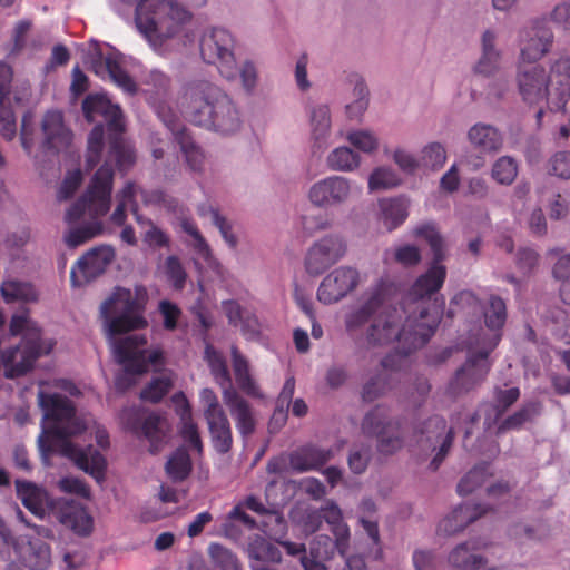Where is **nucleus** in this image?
I'll return each mask as SVG.
<instances>
[{
  "mask_svg": "<svg viewBox=\"0 0 570 570\" xmlns=\"http://www.w3.org/2000/svg\"><path fill=\"white\" fill-rule=\"evenodd\" d=\"M1 294L6 302L35 301L37 298L33 287L27 283L7 281L1 285Z\"/></svg>",
  "mask_w": 570,
  "mask_h": 570,
  "instance_id": "46",
  "label": "nucleus"
},
{
  "mask_svg": "<svg viewBox=\"0 0 570 570\" xmlns=\"http://www.w3.org/2000/svg\"><path fill=\"white\" fill-rule=\"evenodd\" d=\"M17 497L21 500L23 507L33 515L42 519L46 510L49 509L55 513L61 499H51L46 490L36 483L26 480H16Z\"/></svg>",
  "mask_w": 570,
  "mask_h": 570,
  "instance_id": "22",
  "label": "nucleus"
},
{
  "mask_svg": "<svg viewBox=\"0 0 570 570\" xmlns=\"http://www.w3.org/2000/svg\"><path fill=\"white\" fill-rule=\"evenodd\" d=\"M353 190L350 179L330 176L313 184L308 191L311 203L317 207H334L346 203Z\"/></svg>",
  "mask_w": 570,
  "mask_h": 570,
  "instance_id": "18",
  "label": "nucleus"
},
{
  "mask_svg": "<svg viewBox=\"0 0 570 570\" xmlns=\"http://www.w3.org/2000/svg\"><path fill=\"white\" fill-rule=\"evenodd\" d=\"M114 170L107 164L95 173L87 191L66 213V222L72 225L86 216L90 218L83 225L72 227L65 235L68 247L76 248L102 233L100 217L110 208Z\"/></svg>",
  "mask_w": 570,
  "mask_h": 570,
  "instance_id": "6",
  "label": "nucleus"
},
{
  "mask_svg": "<svg viewBox=\"0 0 570 570\" xmlns=\"http://www.w3.org/2000/svg\"><path fill=\"white\" fill-rule=\"evenodd\" d=\"M550 173L561 179H570V151H558L550 158Z\"/></svg>",
  "mask_w": 570,
  "mask_h": 570,
  "instance_id": "61",
  "label": "nucleus"
},
{
  "mask_svg": "<svg viewBox=\"0 0 570 570\" xmlns=\"http://www.w3.org/2000/svg\"><path fill=\"white\" fill-rule=\"evenodd\" d=\"M468 137L471 144L482 151H492L498 147L499 132L492 126L476 124L470 129Z\"/></svg>",
  "mask_w": 570,
  "mask_h": 570,
  "instance_id": "39",
  "label": "nucleus"
},
{
  "mask_svg": "<svg viewBox=\"0 0 570 570\" xmlns=\"http://www.w3.org/2000/svg\"><path fill=\"white\" fill-rule=\"evenodd\" d=\"M116 257L111 245H99L87 250L70 271L72 286H82L101 276Z\"/></svg>",
  "mask_w": 570,
  "mask_h": 570,
  "instance_id": "14",
  "label": "nucleus"
},
{
  "mask_svg": "<svg viewBox=\"0 0 570 570\" xmlns=\"http://www.w3.org/2000/svg\"><path fill=\"white\" fill-rule=\"evenodd\" d=\"M147 291L142 285L129 288L117 286L100 305V317L108 340L112 341L115 360L122 365L126 374L146 373L149 366L163 365V352L159 348H141L147 344L145 335L116 336L148 326L145 317Z\"/></svg>",
  "mask_w": 570,
  "mask_h": 570,
  "instance_id": "2",
  "label": "nucleus"
},
{
  "mask_svg": "<svg viewBox=\"0 0 570 570\" xmlns=\"http://www.w3.org/2000/svg\"><path fill=\"white\" fill-rule=\"evenodd\" d=\"M390 410L385 405H376L367 412L361 428L365 435L377 438V451L383 455H392L404 445L403 424L401 420H389Z\"/></svg>",
  "mask_w": 570,
  "mask_h": 570,
  "instance_id": "10",
  "label": "nucleus"
},
{
  "mask_svg": "<svg viewBox=\"0 0 570 570\" xmlns=\"http://www.w3.org/2000/svg\"><path fill=\"white\" fill-rule=\"evenodd\" d=\"M190 17L189 11L174 0H140L135 22L145 38L156 46L176 36Z\"/></svg>",
  "mask_w": 570,
  "mask_h": 570,
  "instance_id": "7",
  "label": "nucleus"
},
{
  "mask_svg": "<svg viewBox=\"0 0 570 570\" xmlns=\"http://www.w3.org/2000/svg\"><path fill=\"white\" fill-rule=\"evenodd\" d=\"M371 460V448L368 445L355 446L350 451L347 464L355 474H362L366 471Z\"/></svg>",
  "mask_w": 570,
  "mask_h": 570,
  "instance_id": "54",
  "label": "nucleus"
},
{
  "mask_svg": "<svg viewBox=\"0 0 570 570\" xmlns=\"http://www.w3.org/2000/svg\"><path fill=\"white\" fill-rule=\"evenodd\" d=\"M311 522L315 521L313 531L318 528L321 519L325 520L332 529L335 537V546L338 552L344 556L348 548L350 531L348 527L343 522L342 511L334 502H327L320 512H315L309 517Z\"/></svg>",
  "mask_w": 570,
  "mask_h": 570,
  "instance_id": "29",
  "label": "nucleus"
},
{
  "mask_svg": "<svg viewBox=\"0 0 570 570\" xmlns=\"http://www.w3.org/2000/svg\"><path fill=\"white\" fill-rule=\"evenodd\" d=\"M222 308L227 317L228 324L239 328L245 338L255 340L259 336L261 324L255 313L242 306L235 299L223 301Z\"/></svg>",
  "mask_w": 570,
  "mask_h": 570,
  "instance_id": "27",
  "label": "nucleus"
},
{
  "mask_svg": "<svg viewBox=\"0 0 570 570\" xmlns=\"http://www.w3.org/2000/svg\"><path fill=\"white\" fill-rule=\"evenodd\" d=\"M554 36L549 27L548 18L532 19L521 39V59L528 62L541 60L550 52Z\"/></svg>",
  "mask_w": 570,
  "mask_h": 570,
  "instance_id": "16",
  "label": "nucleus"
},
{
  "mask_svg": "<svg viewBox=\"0 0 570 570\" xmlns=\"http://www.w3.org/2000/svg\"><path fill=\"white\" fill-rule=\"evenodd\" d=\"M82 183V173L79 168L68 171L58 190V198L67 200L73 196Z\"/></svg>",
  "mask_w": 570,
  "mask_h": 570,
  "instance_id": "59",
  "label": "nucleus"
},
{
  "mask_svg": "<svg viewBox=\"0 0 570 570\" xmlns=\"http://www.w3.org/2000/svg\"><path fill=\"white\" fill-rule=\"evenodd\" d=\"M173 382L167 376H159L153 379L147 386L140 392V397L144 401L158 403L169 392Z\"/></svg>",
  "mask_w": 570,
  "mask_h": 570,
  "instance_id": "51",
  "label": "nucleus"
},
{
  "mask_svg": "<svg viewBox=\"0 0 570 570\" xmlns=\"http://www.w3.org/2000/svg\"><path fill=\"white\" fill-rule=\"evenodd\" d=\"M181 107L189 122L222 135L235 134L242 126L239 111L229 96L206 80L185 87Z\"/></svg>",
  "mask_w": 570,
  "mask_h": 570,
  "instance_id": "5",
  "label": "nucleus"
},
{
  "mask_svg": "<svg viewBox=\"0 0 570 570\" xmlns=\"http://www.w3.org/2000/svg\"><path fill=\"white\" fill-rule=\"evenodd\" d=\"M38 400L46 421L39 436L41 452H58L72 460L79 469L97 481L102 480L107 468L105 456L92 445L82 449L70 441L72 436L86 431V424L77 416L73 402L60 393L46 392H39Z\"/></svg>",
  "mask_w": 570,
  "mask_h": 570,
  "instance_id": "3",
  "label": "nucleus"
},
{
  "mask_svg": "<svg viewBox=\"0 0 570 570\" xmlns=\"http://www.w3.org/2000/svg\"><path fill=\"white\" fill-rule=\"evenodd\" d=\"M419 159L421 167L438 170L446 161V150L440 142H431L422 149Z\"/></svg>",
  "mask_w": 570,
  "mask_h": 570,
  "instance_id": "47",
  "label": "nucleus"
},
{
  "mask_svg": "<svg viewBox=\"0 0 570 570\" xmlns=\"http://www.w3.org/2000/svg\"><path fill=\"white\" fill-rule=\"evenodd\" d=\"M82 111L89 122L96 121L98 116H101L106 121L110 138L105 164L111 167L110 163H115L118 170H128L135 163V154L121 137L125 125L120 107L111 104L104 96L88 95L82 101Z\"/></svg>",
  "mask_w": 570,
  "mask_h": 570,
  "instance_id": "8",
  "label": "nucleus"
},
{
  "mask_svg": "<svg viewBox=\"0 0 570 570\" xmlns=\"http://www.w3.org/2000/svg\"><path fill=\"white\" fill-rule=\"evenodd\" d=\"M29 317L27 314H14L10 320L9 330L11 335H20L24 331L27 334L23 336L21 344V361L13 364L7 370L6 376L14 379L27 374L32 370L36 361L42 355L48 354L50 348H45L40 338L38 330L29 327Z\"/></svg>",
  "mask_w": 570,
  "mask_h": 570,
  "instance_id": "11",
  "label": "nucleus"
},
{
  "mask_svg": "<svg viewBox=\"0 0 570 570\" xmlns=\"http://www.w3.org/2000/svg\"><path fill=\"white\" fill-rule=\"evenodd\" d=\"M390 390L389 383L382 375H376L363 386L362 399L365 402H373Z\"/></svg>",
  "mask_w": 570,
  "mask_h": 570,
  "instance_id": "58",
  "label": "nucleus"
},
{
  "mask_svg": "<svg viewBox=\"0 0 570 570\" xmlns=\"http://www.w3.org/2000/svg\"><path fill=\"white\" fill-rule=\"evenodd\" d=\"M199 401L203 405V413L205 420H209L212 417H216L226 413L219 403L218 396L209 387H204L199 392Z\"/></svg>",
  "mask_w": 570,
  "mask_h": 570,
  "instance_id": "53",
  "label": "nucleus"
},
{
  "mask_svg": "<svg viewBox=\"0 0 570 570\" xmlns=\"http://www.w3.org/2000/svg\"><path fill=\"white\" fill-rule=\"evenodd\" d=\"M58 504L53 514L61 524L80 537L91 534L94 530V519L82 505L65 499H61Z\"/></svg>",
  "mask_w": 570,
  "mask_h": 570,
  "instance_id": "25",
  "label": "nucleus"
},
{
  "mask_svg": "<svg viewBox=\"0 0 570 570\" xmlns=\"http://www.w3.org/2000/svg\"><path fill=\"white\" fill-rule=\"evenodd\" d=\"M181 228L193 238L194 250L208 262L212 258V250L208 243L198 230L196 224L193 220L185 218L181 220Z\"/></svg>",
  "mask_w": 570,
  "mask_h": 570,
  "instance_id": "52",
  "label": "nucleus"
},
{
  "mask_svg": "<svg viewBox=\"0 0 570 570\" xmlns=\"http://www.w3.org/2000/svg\"><path fill=\"white\" fill-rule=\"evenodd\" d=\"M346 243L338 235H326L316 240L305 256V269L309 275H321L346 254Z\"/></svg>",
  "mask_w": 570,
  "mask_h": 570,
  "instance_id": "15",
  "label": "nucleus"
},
{
  "mask_svg": "<svg viewBox=\"0 0 570 570\" xmlns=\"http://www.w3.org/2000/svg\"><path fill=\"white\" fill-rule=\"evenodd\" d=\"M446 278V267L442 262L432 261L404 295L400 307H393L375 320L366 332L371 346H383L397 342L394 353L382 361L383 368L400 367L401 360L414 350L425 345L434 334L442 315L444 299L435 295Z\"/></svg>",
  "mask_w": 570,
  "mask_h": 570,
  "instance_id": "1",
  "label": "nucleus"
},
{
  "mask_svg": "<svg viewBox=\"0 0 570 570\" xmlns=\"http://www.w3.org/2000/svg\"><path fill=\"white\" fill-rule=\"evenodd\" d=\"M479 489H484L488 495H495L499 491V479L492 463H481L471 469L459 482L458 493L468 495Z\"/></svg>",
  "mask_w": 570,
  "mask_h": 570,
  "instance_id": "24",
  "label": "nucleus"
},
{
  "mask_svg": "<svg viewBox=\"0 0 570 570\" xmlns=\"http://www.w3.org/2000/svg\"><path fill=\"white\" fill-rule=\"evenodd\" d=\"M92 71L101 77L108 76L110 81L129 96H134L138 91V85L134 78L122 67L121 58L116 52L104 55L98 52L91 61Z\"/></svg>",
  "mask_w": 570,
  "mask_h": 570,
  "instance_id": "19",
  "label": "nucleus"
},
{
  "mask_svg": "<svg viewBox=\"0 0 570 570\" xmlns=\"http://www.w3.org/2000/svg\"><path fill=\"white\" fill-rule=\"evenodd\" d=\"M209 551L218 570H243L237 556L223 546L212 544Z\"/></svg>",
  "mask_w": 570,
  "mask_h": 570,
  "instance_id": "50",
  "label": "nucleus"
},
{
  "mask_svg": "<svg viewBox=\"0 0 570 570\" xmlns=\"http://www.w3.org/2000/svg\"><path fill=\"white\" fill-rule=\"evenodd\" d=\"M137 194V186L134 183H127L117 195L118 204L110 216L111 222L117 226L125 225L128 208L131 210L132 202Z\"/></svg>",
  "mask_w": 570,
  "mask_h": 570,
  "instance_id": "42",
  "label": "nucleus"
},
{
  "mask_svg": "<svg viewBox=\"0 0 570 570\" xmlns=\"http://www.w3.org/2000/svg\"><path fill=\"white\" fill-rule=\"evenodd\" d=\"M17 132L16 117L12 108L4 101L0 102V135L6 140H12Z\"/></svg>",
  "mask_w": 570,
  "mask_h": 570,
  "instance_id": "57",
  "label": "nucleus"
},
{
  "mask_svg": "<svg viewBox=\"0 0 570 570\" xmlns=\"http://www.w3.org/2000/svg\"><path fill=\"white\" fill-rule=\"evenodd\" d=\"M333 449L320 448L315 444L303 445L289 454L288 461L295 472L320 470L334 458Z\"/></svg>",
  "mask_w": 570,
  "mask_h": 570,
  "instance_id": "28",
  "label": "nucleus"
},
{
  "mask_svg": "<svg viewBox=\"0 0 570 570\" xmlns=\"http://www.w3.org/2000/svg\"><path fill=\"white\" fill-rule=\"evenodd\" d=\"M414 436L416 443L422 448H432V450H435L436 444H440L438 452L430 463V468L436 471L453 444V430L448 428L444 417L433 415L424 422L422 426L414 430Z\"/></svg>",
  "mask_w": 570,
  "mask_h": 570,
  "instance_id": "13",
  "label": "nucleus"
},
{
  "mask_svg": "<svg viewBox=\"0 0 570 570\" xmlns=\"http://www.w3.org/2000/svg\"><path fill=\"white\" fill-rule=\"evenodd\" d=\"M358 281L357 269L348 266L337 267L321 282L317 299L325 305L337 303L356 288Z\"/></svg>",
  "mask_w": 570,
  "mask_h": 570,
  "instance_id": "17",
  "label": "nucleus"
},
{
  "mask_svg": "<svg viewBox=\"0 0 570 570\" xmlns=\"http://www.w3.org/2000/svg\"><path fill=\"white\" fill-rule=\"evenodd\" d=\"M517 86L522 101L538 109L540 125L546 110L562 111L570 99V59L556 60L549 70L541 65L520 66Z\"/></svg>",
  "mask_w": 570,
  "mask_h": 570,
  "instance_id": "4",
  "label": "nucleus"
},
{
  "mask_svg": "<svg viewBox=\"0 0 570 570\" xmlns=\"http://www.w3.org/2000/svg\"><path fill=\"white\" fill-rule=\"evenodd\" d=\"M415 235L419 237L424 238L433 253V259L436 262H443L445 258V253L443 248V238L438 232V229L431 225L426 224L423 226H420L415 229Z\"/></svg>",
  "mask_w": 570,
  "mask_h": 570,
  "instance_id": "48",
  "label": "nucleus"
},
{
  "mask_svg": "<svg viewBox=\"0 0 570 570\" xmlns=\"http://www.w3.org/2000/svg\"><path fill=\"white\" fill-rule=\"evenodd\" d=\"M205 357L217 383L230 387L232 379L224 357L214 347L206 346Z\"/></svg>",
  "mask_w": 570,
  "mask_h": 570,
  "instance_id": "44",
  "label": "nucleus"
},
{
  "mask_svg": "<svg viewBox=\"0 0 570 570\" xmlns=\"http://www.w3.org/2000/svg\"><path fill=\"white\" fill-rule=\"evenodd\" d=\"M541 412V405L538 402L527 403L521 410L501 421V431L518 430L523 424L532 421Z\"/></svg>",
  "mask_w": 570,
  "mask_h": 570,
  "instance_id": "45",
  "label": "nucleus"
},
{
  "mask_svg": "<svg viewBox=\"0 0 570 570\" xmlns=\"http://www.w3.org/2000/svg\"><path fill=\"white\" fill-rule=\"evenodd\" d=\"M120 420L127 431L150 442L153 453L158 451L165 438L164 421L158 414L140 406H129L121 411Z\"/></svg>",
  "mask_w": 570,
  "mask_h": 570,
  "instance_id": "12",
  "label": "nucleus"
},
{
  "mask_svg": "<svg viewBox=\"0 0 570 570\" xmlns=\"http://www.w3.org/2000/svg\"><path fill=\"white\" fill-rule=\"evenodd\" d=\"M205 421L214 450L219 454L228 453L233 448V432L227 414Z\"/></svg>",
  "mask_w": 570,
  "mask_h": 570,
  "instance_id": "32",
  "label": "nucleus"
},
{
  "mask_svg": "<svg viewBox=\"0 0 570 570\" xmlns=\"http://www.w3.org/2000/svg\"><path fill=\"white\" fill-rule=\"evenodd\" d=\"M158 309L164 318L163 325L165 330H176L178 320L181 316V309L175 303L167 299L159 302Z\"/></svg>",
  "mask_w": 570,
  "mask_h": 570,
  "instance_id": "60",
  "label": "nucleus"
},
{
  "mask_svg": "<svg viewBox=\"0 0 570 570\" xmlns=\"http://www.w3.org/2000/svg\"><path fill=\"white\" fill-rule=\"evenodd\" d=\"M312 135L317 147H322L331 130V115L326 105L315 107L311 112Z\"/></svg>",
  "mask_w": 570,
  "mask_h": 570,
  "instance_id": "40",
  "label": "nucleus"
},
{
  "mask_svg": "<svg viewBox=\"0 0 570 570\" xmlns=\"http://www.w3.org/2000/svg\"><path fill=\"white\" fill-rule=\"evenodd\" d=\"M232 361L236 383L238 387L248 396L262 399L263 393L249 373V365L237 346H232Z\"/></svg>",
  "mask_w": 570,
  "mask_h": 570,
  "instance_id": "33",
  "label": "nucleus"
},
{
  "mask_svg": "<svg viewBox=\"0 0 570 570\" xmlns=\"http://www.w3.org/2000/svg\"><path fill=\"white\" fill-rule=\"evenodd\" d=\"M495 36L491 31H485L482 38V57L480 58L475 70L479 73L490 76L498 69V52L494 50Z\"/></svg>",
  "mask_w": 570,
  "mask_h": 570,
  "instance_id": "38",
  "label": "nucleus"
},
{
  "mask_svg": "<svg viewBox=\"0 0 570 570\" xmlns=\"http://www.w3.org/2000/svg\"><path fill=\"white\" fill-rule=\"evenodd\" d=\"M248 558L252 563H281L282 552L277 546L262 535H255L250 539L247 548Z\"/></svg>",
  "mask_w": 570,
  "mask_h": 570,
  "instance_id": "35",
  "label": "nucleus"
},
{
  "mask_svg": "<svg viewBox=\"0 0 570 570\" xmlns=\"http://www.w3.org/2000/svg\"><path fill=\"white\" fill-rule=\"evenodd\" d=\"M193 469L190 455L187 450L177 449L167 460L165 471L173 482L185 481Z\"/></svg>",
  "mask_w": 570,
  "mask_h": 570,
  "instance_id": "37",
  "label": "nucleus"
},
{
  "mask_svg": "<svg viewBox=\"0 0 570 570\" xmlns=\"http://www.w3.org/2000/svg\"><path fill=\"white\" fill-rule=\"evenodd\" d=\"M401 183L397 174L386 167H379L373 170L368 178L370 190L390 189L399 186Z\"/></svg>",
  "mask_w": 570,
  "mask_h": 570,
  "instance_id": "49",
  "label": "nucleus"
},
{
  "mask_svg": "<svg viewBox=\"0 0 570 570\" xmlns=\"http://www.w3.org/2000/svg\"><path fill=\"white\" fill-rule=\"evenodd\" d=\"M200 55L206 63L215 65L227 80L237 77L238 65L235 58V39L224 28H213L206 31L200 39Z\"/></svg>",
  "mask_w": 570,
  "mask_h": 570,
  "instance_id": "9",
  "label": "nucleus"
},
{
  "mask_svg": "<svg viewBox=\"0 0 570 570\" xmlns=\"http://www.w3.org/2000/svg\"><path fill=\"white\" fill-rule=\"evenodd\" d=\"M480 544L475 540H470L458 544L449 554V563L461 570H476L481 568L485 561L476 554Z\"/></svg>",
  "mask_w": 570,
  "mask_h": 570,
  "instance_id": "34",
  "label": "nucleus"
},
{
  "mask_svg": "<svg viewBox=\"0 0 570 570\" xmlns=\"http://www.w3.org/2000/svg\"><path fill=\"white\" fill-rule=\"evenodd\" d=\"M487 512L488 507L482 504H460L439 523L438 531L445 535L456 534Z\"/></svg>",
  "mask_w": 570,
  "mask_h": 570,
  "instance_id": "30",
  "label": "nucleus"
},
{
  "mask_svg": "<svg viewBox=\"0 0 570 570\" xmlns=\"http://www.w3.org/2000/svg\"><path fill=\"white\" fill-rule=\"evenodd\" d=\"M104 150V126L96 125L88 136L86 153V170H92L100 161Z\"/></svg>",
  "mask_w": 570,
  "mask_h": 570,
  "instance_id": "41",
  "label": "nucleus"
},
{
  "mask_svg": "<svg viewBox=\"0 0 570 570\" xmlns=\"http://www.w3.org/2000/svg\"><path fill=\"white\" fill-rule=\"evenodd\" d=\"M140 196L146 205H158L164 206L168 209H175L177 202L175 198L169 197L166 193L160 189L155 190H140Z\"/></svg>",
  "mask_w": 570,
  "mask_h": 570,
  "instance_id": "63",
  "label": "nucleus"
},
{
  "mask_svg": "<svg viewBox=\"0 0 570 570\" xmlns=\"http://www.w3.org/2000/svg\"><path fill=\"white\" fill-rule=\"evenodd\" d=\"M179 433L183 440L189 444L190 448L195 449L198 453L203 452V442L199 435L198 426L193 420V415L188 419H180Z\"/></svg>",
  "mask_w": 570,
  "mask_h": 570,
  "instance_id": "55",
  "label": "nucleus"
},
{
  "mask_svg": "<svg viewBox=\"0 0 570 570\" xmlns=\"http://www.w3.org/2000/svg\"><path fill=\"white\" fill-rule=\"evenodd\" d=\"M407 200L404 197L380 200L382 220L389 232L397 228L407 218Z\"/></svg>",
  "mask_w": 570,
  "mask_h": 570,
  "instance_id": "36",
  "label": "nucleus"
},
{
  "mask_svg": "<svg viewBox=\"0 0 570 570\" xmlns=\"http://www.w3.org/2000/svg\"><path fill=\"white\" fill-rule=\"evenodd\" d=\"M223 400L235 421L239 434L247 439L255 432L256 428V420L250 404L233 389L224 390Z\"/></svg>",
  "mask_w": 570,
  "mask_h": 570,
  "instance_id": "26",
  "label": "nucleus"
},
{
  "mask_svg": "<svg viewBox=\"0 0 570 570\" xmlns=\"http://www.w3.org/2000/svg\"><path fill=\"white\" fill-rule=\"evenodd\" d=\"M328 167L338 171H352L360 164V157L347 147L334 149L327 157Z\"/></svg>",
  "mask_w": 570,
  "mask_h": 570,
  "instance_id": "43",
  "label": "nucleus"
},
{
  "mask_svg": "<svg viewBox=\"0 0 570 570\" xmlns=\"http://www.w3.org/2000/svg\"><path fill=\"white\" fill-rule=\"evenodd\" d=\"M158 115L174 135V138L179 145L189 168L193 171H199L204 164V154L193 140L188 129L179 121L177 116L171 112L170 109L167 111L161 109L158 111Z\"/></svg>",
  "mask_w": 570,
  "mask_h": 570,
  "instance_id": "20",
  "label": "nucleus"
},
{
  "mask_svg": "<svg viewBox=\"0 0 570 570\" xmlns=\"http://www.w3.org/2000/svg\"><path fill=\"white\" fill-rule=\"evenodd\" d=\"M394 259L405 267L415 266L421 262V252L416 246L402 245L395 248Z\"/></svg>",
  "mask_w": 570,
  "mask_h": 570,
  "instance_id": "62",
  "label": "nucleus"
},
{
  "mask_svg": "<svg viewBox=\"0 0 570 570\" xmlns=\"http://www.w3.org/2000/svg\"><path fill=\"white\" fill-rule=\"evenodd\" d=\"M489 353V350L483 348L469 356L464 365L456 371L451 382V390L454 393L468 392L484 380L490 368Z\"/></svg>",
  "mask_w": 570,
  "mask_h": 570,
  "instance_id": "21",
  "label": "nucleus"
},
{
  "mask_svg": "<svg viewBox=\"0 0 570 570\" xmlns=\"http://www.w3.org/2000/svg\"><path fill=\"white\" fill-rule=\"evenodd\" d=\"M383 303L384 294L380 288H376L362 306L346 316L345 326L347 332L358 330L372 318L373 324L376 318L383 316L387 311L393 309V307H389L381 311Z\"/></svg>",
  "mask_w": 570,
  "mask_h": 570,
  "instance_id": "31",
  "label": "nucleus"
},
{
  "mask_svg": "<svg viewBox=\"0 0 570 570\" xmlns=\"http://www.w3.org/2000/svg\"><path fill=\"white\" fill-rule=\"evenodd\" d=\"M43 147L53 153L66 150L72 141V132L65 125L63 115L58 110L46 112L42 118Z\"/></svg>",
  "mask_w": 570,
  "mask_h": 570,
  "instance_id": "23",
  "label": "nucleus"
},
{
  "mask_svg": "<svg viewBox=\"0 0 570 570\" xmlns=\"http://www.w3.org/2000/svg\"><path fill=\"white\" fill-rule=\"evenodd\" d=\"M348 141L364 153H371L377 148V139L368 131L358 130L348 135Z\"/></svg>",
  "mask_w": 570,
  "mask_h": 570,
  "instance_id": "64",
  "label": "nucleus"
},
{
  "mask_svg": "<svg viewBox=\"0 0 570 570\" xmlns=\"http://www.w3.org/2000/svg\"><path fill=\"white\" fill-rule=\"evenodd\" d=\"M166 276L175 289H183L187 274L177 256H168L165 262Z\"/></svg>",
  "mask_w": 570,
  "mask_h": 570,
  "instance_id": "56",
  "label": "nucleus"
}]
</instances>
